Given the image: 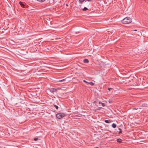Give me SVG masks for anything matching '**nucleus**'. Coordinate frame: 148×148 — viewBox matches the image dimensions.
Returning <instances> with one entry per match:
<instances>
[{
  "label": "nucleus",
  "instance_id": "nucleus-1",
  "mask_svg": "<svg viewBox=\"0 0 148 148\" xmlns=\"http://www.w3.org/2000/svg\"><path fill=\"white\" fill-rule=\"evenodd\" d=\"M132 21V20L130 17H127L124 18L122 21V23L125 24H128L131 23Z\"/></svg>",
  "mask_w": 148,
  "mask_h": 148
},
{
  "label": "nucleus",
  "instance_id": "nucleus-2",
  "mask_svg": "<svg viewBox=\"0 0 148 148\" xmlns=\"http://www.w3.org/2000/svg\"><path fill=\"white\" fill-rule=\"evenodd\" d=\"M66 116L65 114L62 113H60L56 115V117L58 119H60L63 118Z\"/></svg>",
  "mask_w": 148,
  "mask_h": 148
},
{
  "label": "nucleus",
  "instance_id": "nucleus-3",
  "mask_svg": "<svg viewBox=\"0 0 148 148\" xmlns=\"http://www.w3.org/2000/svg\"><path fill=\"white\" fill-rule=\"evenodd\" d=\"M60 89L59 88H51L50 90V91L53 93H54V92H56V91L59 90Z\"/></svg>",
  "mask_w": 148,
  "mask_h": 148
},
{
  "label": "nucleus",
  "instance_id": "nucleus-4",
  "mask_svg": "<svg viewBox=\"0 0 148 148\" xmlns=\"http://www.w3.org/2000/svg\"><path fill=\"white\" fill-rule=\"evenodd\" d=\"M19 4L20 5H21V6L23 8H25V5H24V4L21 1H19Z\"/></svg>",
  "mask_w": 148,
  "mask_h": 148
},
{
  "label": "nucleus",
  "instance_id": "nucleus-5",
  "mask_svg": "<svg viewBox=\"0 0 148 148\" xmlns=\"http://www.w3.org/2000/svg\"><path fill=\"white\" fill-rule=\"evenodd\" d=\"M83 62L84 63H87L89 62V61L88 59H85L83 60Z\"/></svg>",
  "mask_w": 148,
  "mask_h": 148
},
{
  "label": "nucleus",
  "instance_id": "nucleus-6",
  "mask_svg": "<svg viewBox=\"0 0 148 148\" xmlns=\"http://www.w3.org/2000/svg\"><path fill=\"white\" fill-rule=\"evenodd\" d=\"M99 104H101L102 106H103V107H104V106H106L105 103H102L101 101H99Z\"/></svg>",
  "mask_w": 148,
  "mask_h": 148
},
{
  "label": "nucleus",
  "instance_id": "nucleus-7",
  "mask_svg": "<svg viewBox=\"0 0 148 148\" xmlns=\"http://www.w3.org/2000/svg\"><path fill=\"white\" fill-rule=\"evenodd\" d=\"M104 122L107 123H110L111 122V121L110 120H105Z\"/></svg>",
  "mask_w": 148,
  "mask_h": 148
},
{
  "label": "nucleus",
  "instance_id": "nucleus-8",
  "mask_svg": "<svg viewBox=\"0 0 148 148\" xmlns=\"http://www.w3.org/2000/svg\"><path fill=\"white\" fill-rule=\"evenodd\" d=\"M117 142L118 143H121L122 142V140L121 138H119L117 139L116 140Z\"/></svg>",
  "mask_w": 148,
  "mask_h": 148
},
{
  "label": "nucleus",
  "instance_id": "nucleus-9",
  "mask_svg": "<svg viewBox=\"0 0 148 148\" xmlns=\"http://www.w3.org/2000/svg\"><path fill=\"white\" fill-rule=\"evenodd\" d=\"M116 124H115V123H113L112 124V127L113 128H115L116 127Z\"/></svg>",
  "mask_w": 148,
  "mask_h": 148
},
{
  "label": "nucleus",
  "instance_id": "nucleus-10",
  "mask_svg": "<svg viewBox=\"0 0 148 148\" xmlns=\"http://www.w3.org/2000/svg\"><path fill=\"white\" fill-rule=\"evenodd\" d=\"M108 102L110 103H111L113 102V100L112 99H109Z\"/></svg>",
  "mask_w": 148,
  "mask_h": 148
},
{
  "label": "nucleus",
  "instance_id": "nucleus-11",
  "mask_svg": "<svg viewBox=\"0 0 148 148\" xmlns=\"http://www.w3.org/2000/svg\"><path fill=\"white\" fill-rule=\"evenodd\" d=\"M85 0H79V2L81 4L82 3L85 1Z\"/></svg>",
  "mask_w": 148,
  "mask_h": 148
},
{
  "label": "nucleus",
  "instance_id": "nucleus-12",
  "mask_svg": "<svg viewBox=\"0 0 148 148\" xmlns=\"http://www.w3.org/2000/svg\"><path fill=\"white\" fill-rule=\"evenodd\" d=\"M88 84H90L91 86H93L94 84L92 82H88Z\"/></svg>",
  "mask_w": 148,
  "mask_h": 148
},
{
  "label": "nucleus",
  "instance_id": "nucleus-13",
  "mask_svg": "<svg viewBox=\"0 0 148 148\" xmlns=\"http://www.w3.org/2000/svg\"><path fill=\"white\" fill-rule=\"evenodd\" d=\"M88 10V9L86 7H84V8L83 9H82V10L83 11H85L87 10Z\"/></svg>",
  "mask_w": 148,
  "mask_h": 148
},
{
  "label": "nucleus",
  "instance_id": "nucleus-14",
  "mask_svg": "<svg viewBox=\"0 0 148 148\" xmlns=\"http://www.w3.org/2000/svg\"><path fill=\"white\" fill-rule=\"evenodd\" d=\"M119 130H120L118 134H120L122 132V130L121 128H119Z\"/></svg>",
  "mask_w": 148,
  "mask_h": 148
},
{
  "label": "nucleus",
  "instance_id": "nucleus-15",
  "mask_svg": "<svg viewBox=\"0 0 148 148\" xmlns=\"http://www.w3.org/2000/svg\"><path fill=\"white\" fill-rule=\"evenodd\" d=\"M66 80V79H63L62 80H59L58 81V82H63L65 81Z\"/></svg>",
  "mask_w": 148,
  "mask_h": 148
},
{
  "label": "nucleus",
  "instance_id": "nucleus-16",
  "mask_svg": "<svg viewBox=\"0 0 148 148\" xmlns=\"http://www.w3.org/2000/svg\"><path fill=\"white\" fill-rule=\"evenodd\" d=\"M54 106L56 108V109L58 110V109L59 107L58 106H56V105H54Z\"/></svg>",
  "mask_w": 148,
  "mask_h": 148
},
{
  "label": "nucleus",
  "instance_id": "nucleus-17",
  "mask_svg": "<svg viewBox=\"0 0 148 148\" xmlns=\"http://www.w3.org/2000/svg\"><path fill=\"white\" fill-rule=\"evenodd\" d=\"M102 108L101 107H99L97 109H96L95 110V111L97 110H100Z\"/></svg>",
  "mask_w": 148,
  "mask_h": 148
},
{
  "label": "nucleus",
  "instance_id": "nucleus-18",
  "mask_svg": "<svg viewBox=\"0 0 148 148\" xmlns=\"http://www.w3.org/2000/svg\"><path fill=\"white\" fill-rule=\"evenodd\" d=\"M38 140V138H35L34 139V140H35V141L37 140Z\"/></svg>",
  "mask_w": 148,
  "mask_h": 148
},
{
  "label": "nucleus",
  "instance_id": "nucleus-19",
  "mask_svg": "<svg viewBox=\"0 0 148 148\" xmlns=\"http://www.w3.org/2000/svg\"><path fill=\"white\" fill-rule=\"evenodd\" d=\"M83 82H84L86 83H88V82H87V81H86V80H83Z\"/></svg>",
  "mask_w": 148,
  "mask_h": 148
},
{
  "label": "nucleus",
  "instance_id": "nucleus-20",
  "mask_svg": "<svg viewBox=\"0 0 148 148\" xmlns=\"http://www.w3.org/2000/svg\"><path fill=\"white\" fill-rule=\"evenodd\" d=\"M112 89V88H108V89L109 90H110L111 89Z\"/></svg>",
  "mask_w": 148,
  "mask_h": 148
},
{
  "label": "nucleus",
  "instance_id": "nucleus-21",
  "mask_svg": "<svg viewBox=\"0 0 148 148\" xmlns=\"http://www.w3.org/2000/svg\"><path fill=\"white\" fill-rule=\"evenodd\" d=\"M92 0H86L87 1H91Z\"/></svg>",
  "mask_w": 148,
  "mask_h": 148
},
{
  "label": "nucleus",
  "instance_id": "nucleus-22",
  "mask_svg": "<svg viewBox=\"0 0 148 148\" xmlns=\"http://www.w3.org/2000/svg\"><path fill=\"white\" fill-rule=\"evenodd\" d=\"M97 103V102L96 101H95L94 102H93L94 103Z\"/></svg>",
  "mask_w": 148,
  "mask_h": 148
},
{
  "label": "nucleus",
  "instance_id": "nucleus-23",
  "mask_svg": "<svg viewBox=\"0 0 148 148\" xmlns=\"http://www.w3.org/2000/svg\"><path fill=\"white\" fill-rule=\"evenodd\" d=\"M137 109H138L137 108H135L134 109V110H137Z\"/></svg>",
  "mask_w": 148,
  "mask_h": 148
},
{
  "label": "nucleus",
  "instance_id": "nucleus-24",
  "mask_svg": "<svg viewBox=\"0 0 148 148\" xmlns=\"http://www.w3.org/2000/svg\"><path fill=\"white\" fill-rule=\"evenodd\" d=\"M137 31V30H134V31Z\"/></svg>",
  "mask_w": 148,
  "mask_h": 148
}]
</instances>
